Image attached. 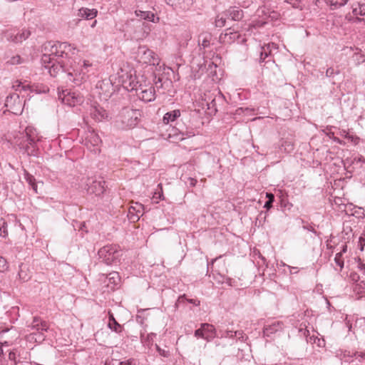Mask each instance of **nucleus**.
Masks as SVG:
<instances>
[{"instance_id":"obj_13","label":"nucleus","mask_w":365,"mask_h":365,"mask_svg":"<svg viewBox=\"0 0 365 365\" xmlns=\"http://www.w3.org/2000/svg\"><path fill=\"white\" fill-rule=\"evenodd\" d=\"M224 15L232 21H240L244 16V12L237 6H230L224 11Z\"/></svg>"},{"instance_id":"obj_60","label":"nucleus","mask_w":365,"mask_h":365,"mask_svg":"<svg viewBox=\"0 0 365 365\" xmlns=\"http://www.w3.org/2000/svg\"><path fill=\"white\" fill-rule=\"evenodd\" d=\"M232 35H233V38H235V37H238L239 36V35L236 32H235V33L230 32V33H226L225 34V38H227V36H232ZM230 38H231L232 36H230Z\"/></svg>"},{"instance_id":"obj_49","label":"nucleus","mask_w":365,"mask_h":365,"mask_svg":"<svg viewBox=\"0 0 365 365\" xmlns=\"http://www.w3.org/2000/svg\"><path fill=\"white\" fill-rule=\"evenodd\" d=\"M177 130H179V133L182 135V138L181 139L185 138L184 135H185L186 137L194 135V133H190V134H188V133L187 131H184L183 129L178 128Z\"/></svg>"},{"instance_id":"obj_40","label":"nucleus","mask_w":365,"mask_h":365,"mask_svg":"<svg viewBox=\"0 0 365 365\" xmlns=\"http://www.w3.org/2000/svg\"><path fill=\"white\" fill-rule=\"evenodd\" d=\"M155 349L158 354L163 357L168 358L170 356V351L168 350L160 348L158 344H155Z\"/></svg>"},{"instance_id":"obj_54","label":"nucleus","mask_w":365,"mask_h":365,"mask_svg":"<svg viewBox=\"0 0 365 365\" xmlns=\"http://www.w3.org/2000/svg\"><path fill=\"white\" fill-rule=\"evenodd\" d=\"M165 2L173 9H176L175 0H165Z\"/></svg>"},{"instance_id":"obj_52","label":"nucleus","mask_w":365,"mask_h":365,"mask_svg":"<svg viewBox=\"0 0 365 365\" xmlns=\"http://www.w3.org/2000/svg\"><path fill=\"white\" fill-rule=\"evenodd\" d=\"M34 335H36L37 337L35 338L36 341L39 340L40 341H43L45 339V336L42 332H38V334H34Z\"/></svg>"},{"instance_id":"obj_9","label":"nucleus","mask_w":365,"mask_h":365,"mask_svg":"<svg viewBox=\"0 0 365 365\" xmlns=\"http://www.w3.org/2000/svg\"><path fill=\"white\" fill-rule=\"evenodd\" d=\"M138 55L140 61L143 63L150 65H158L159 59L156 54L151 50L145 47H140L138 51Z\"/></svg>"},{"instance_id":"obj_57","label":"nucleus","mask_w":365,"mask_h":365,"mask_svg":"<svg viewBox=\"0 0 365 365\" xmlns=\"http://www.w3.org/2000/svg\"><path fill=\"white\" fill-rule=\"evenodd\" d=\"M42 322L38 317H34L33 322L31 323V327H34V324H40V322Z\"/></svg>"},{"instance_id":"obj_35","label":"nucleus","mask_w":365,"mask_h":365,"mask_svg":"<svg viewBox=\"0 0 365 365\" xmlns=\"http://www.w3.org/2000/svg\"><path fill=\"white\" fill-rule=\"evenodd\" d=\"M7 224L5 220L2 217H0V237H5L7 236Z\"/></svg>"},{"instance_id":"obj_6","label":"nucleus","mask_w":365,"mask_h":365,"mask_svg":"<svg viewBox=\"0 0 365 365\" xmlns=\"http://www.w3.org/2000/svg\"><path fill=\"white\" fill-rule=\"evenodd\" d=\"M118 75L119 83L128 91H134L139 85L138 82L135 81L136 76L131 73L125 71L123 68L120 69V73H118Z\"/></svg>"},{"instance_id":"obj_18","label":"nucleus","mask_w":365,"mask_h":365,"mask_svg":"<svg viewBox=\"0 0 365 365\" xmlns=\"http://www.w3.org/2000/svg\"><path fill=\"white\" fill-rule=\"evenodd\" d=\"M344 357L346 358H355V360L358 361L361 365H365V350L364 351H356L351 354L350 351H344Z\"/></svg>"},{"instance_id":"obj_46","label":"nucleus","mask_w":365,"mask_h":365,"mask_svg":"<svg viewBox=\"0 0 365 365\" xmlns=\"http://www.w3.org/2000/svg\"><path fill=\"white\" fill-rule=\"evenodd\" d=\"M234 337H237L238 339L244 341V333L242 331H234Z\"/></svg>"},{"instance_id":"obj_31","label":"nucleus","mask_w":365,"mask_h":365,"mask_svg":"<svg viewBox=\"0 0 365 365\" xmlns=\"http://www.w3.org/2000/svg\"><path fill=\"white\" fill-rule=\"evenodd\" d=\"M227 16L224 15V12L217 16L215 19V26L222 28L226 25V20Z\"/></svg>"},{"instance_id":"obj_36","label":"nucleus","mask_w":365,"mask_h":365,"mask_svg":"<svg viewBox=\"0 0 365 365\" xmlns=\"http://www.w3.org/2000/svg\"><path fill=\"white\" fill-rule=\"evenodd\" d=\"M266 197L267 201L264 203V207L267 210H269L272 207V203L274 201V195L271 192H267Z\"/></svg>"},{"instance_id":"obj_7","label":"nucleus","mask_w":365,"mask_h":365,"mask_svg":"<svg viewBox=\"0 0 365 365\" xmlns=\"http://www.w3.org/2000/svg\"><path fill=\"white\" fill-rule=\"evenodd\" d=\"M134 91L136 96L144 102H151L155 98V91L152 86L139 84Z\"/></svg>"},{"instance_id":"obj_33","label":"nucleus","mask_w":365,"mask_h":365,"mask_svg":"<svg viewBox=\"0 0 365 365\" xmlns=\"http://www.w3.org/2000/svg\"><path fill=\"white\" fill-rule=\"evenodd\" d=\"M109 283L113 284L114 285L118 284L120 280L119 274L116 272H113L107 275Z\"/></svg>"},{"instance_id":"obj_4","label":"nucleus","mask_w":365,"mask_h":365,"mask_svg":"<svg viewBox=\"0 0 365 365\" xmlns=\"http://www.w3.org/2000/svg\"><path fill=\"white\" fill-rule=\"evenodd\" d=\"M84 185H81L86 190L88 194H95L96 196H101L106 191V182L103 180H96L93 178H86L81 180Z\"/></svg>"},{"instance_id":"obj_30","label":"nucleus","mask_w":365,"mask_h":365,"mask_svg":"<svg viewBox=\"0 0 365 365\" xmlns=\"http://www.w3.org/2000/svg\"><path fill=\"white\" fill-rule=\"evenodd\" d=\"M354 289L360 297L365 296V282L364 281L357 282L355 284Z\"/></svg>"},{"instance_id":"obj_42","label":"nucleus","mask_w":365,"mask_h":365,"mask_svg":"<svg viewBox=\"0 0 365 365\" xmlns=\"http://www.w3.org/2000/svg\"><path fill=\"white\" fill-rule=\"evenodd\" d=\"M7 268L8 264L6 259L3 257L0 256V272H3L6 271Z\"/></svg>"},{"instance_id":"obj_17","label":"nucleus","mask_w":365,"mask_h":365,"mask_svg":"<svg viewBox=\"0 0 365 365\" xmlns=\"http://www.w3.org/2000/svg\"><path fill=\"white\" fill-rule=\"evenodd\" d=\"M180 116V110L178 109L173 110L166 113L163 118V122L164 124H170L177 120V119Z\"/></svg>"},{"instance_id":"obj_1","label":"nucleus","mask_w":365,"mask_h":365,"mask_svg":"<svg viewBox=\"0 0 365 365\" xmlns=\"http://www.w3.org/2000/svg\"><path fill=\"white\" fill-rule=\"evenodd\" d=\"M77 51L76 47L67 42L49 41L44 45L41 62L51 76L66 73L70 81L79 84L85 79L91 64L83 61L82 64L76 65L73 56Z\"/></svg>"},{"instance_id":"obj_12","label":"nucleus","mask_w":365,"mask_h":365,"mask_svg":"<svg viewBox=\"0 0 365 365\" xmlns=\"http://www.w3.org/2000/svg\"><path fill=\"white\" fill-rule=\"evenodd\" d=\"M90 115L96 121H103L108 118L107 111L98 105L91 106Z\"/></svg>"},{"instance_id":"obj_34","label":"nucleus","mask_w":365,"mask_h":365,"mask_svg":"<svg viewBox=\"0 0 365 365\" xmlns=\"http://www.w3.org/2000/svg\"><path fill=\"white\" fill-rule=\"evenodd\" d=\"M218 337L221 338H234V331L228 329H220L218 331Z\"/></svg>"},{"instance_id":"obj_10","label":"nucleus","mask_w":365,"mask_h":365,"mask_svg":"<svg viewBox=\"0 0 365 365\" xmlns=\"http://www.w3.org/2000/svg\"><path fill=\"white\" fill-rule=\"evenodd\" d=\"M361 1V0H329V4L331 9H336L349 4L352 11L359 6Z\"/></svg>"},{"instance_id":"obj_44","label":"nucleus","mask_w":365,"mask_h":365,"mask_svg":"<svg viewBox=\"0 0 365 365\" xmlns=\"http://www.w3.org/2000/svg\"><path fill=\"white\" fill-rule=\"evenodd\" d=\"M16 349H14L13 351H11L9 354V359L11 361H13L14 362V364H17L19 361H16Z\"/></svg>"},{"instance_id":"obj_24","label":"nucleus","mask_w":365,"mask_h":365,"mask_svg":"<svg viewBox=\"0 0 365 365\" xmlns=\"http://www.w3.org/2000/svg\"><path fill=\"white\" fill-rule=\"evenodd\" d=\"M18 84L16 85V90H19L20 88L21 90L26 91V90H30L31 91H34L37 93H46V91H48V88H44L43 90L38 89V86L36 85H22L21 82H16ZM14 87H16V86H14Z\"/></svg>"},{"instance_id":"obj_29","label":"nucleus","mask_w":365,"mask_h":365,"mask_svg":"<svg viewBox=\"0 0 365 365\" xmlns=\"http://www.w3.org/2000/svg\"><path fill=\"white\" fill-rule=\"evenodd\" d=\"M153 199L155 200L156 203H158L159 200H164L163 187L161 183L158 185V187L153 194Z\"/></svg>"},{"instance_id":"obj_20","label":"nucleus","mask_w":365,"mask_h":365,"mask_svg":"<svg viewBox=\"0 0 365 365\" xmlns=\"http://www.w3.org/2000/svg\"><path fill=\"white\" fill-rule=\"evenodd\" d=\"M98 14L96 9L81 8L78 10V16L86 19H93Z\"/></svg>"},{"instance_id":"obj_58","label":"nucleus","mask_w":365,"mask_h":365,"mask_svg":"<svg viewBox=\"0 0 365 365\" xmlns=\"http://www.w3.org/2000/svg\"><path fill=\"white\" fill-rule=\"evenodd\" d=\"M332 140H333L334 142H336V143H339V144H340V145H344V144H345V143H344L343 140H340V139H339V138H337V137H333V138H332Z\"/></svg>"},{"instance_id":"obj_19","label":"nucleus","mask_w":365,"mask_h":365,"mask_svg":"<svg viewBox=\"0 0 365 365\" xmlns=\"http://www.w3.org/2000/svg\"><path fill=\"white\" fill-rule=\"evenodd\" d=\"M101 143V140L99 135L95 131H89L86 137V145L88 146L90 144L91 146H98Z\"/></svg>"},{"instance_id":"obj_27","label":"nucleus","mask_w":365,"mask_h":365,"mask_svg":"<svg viewBox=\"0 0 365 365\" xmlns=\"http://www.w3.org/2000/svg\"><path fill=\"white\" fill-rule=\"evenodd\" d=\"M108 327L110 330L120 335L122 334L124 330L123 327L121 324H120L117 321L115 322L108 323Z\"/></svg>"},{"instance_id":"obj_32","label":"nucleus","mask_w":365,"mask_h":365,"mask_svg":"<svg viewBox=\"0 0 365 365\" xmlns=\"http://www.w3.org/2000/svg\"><path fill=\"white\" fill-rule=\"evenodd\" d=\"M192 2V0H175L176 9H187Z\"/></svg>"},{"instance_id":"obj_43","label":"nucleus","mask_w":365,"mask_h":365,"mask_svg":"<svg viewBox=\"0 0 365 365\" xmlns=\"http://www.w3.org/2000/svg\"><path fill=\"white\" fill-rule=\"evenodd\" d=\"M195 336L196 337H200L205 339V333L202 328V324L200 325V328L196 329L195 331Z\"/></svg>"},{"instance_id":"obj_23","label":"nucleus","mask_w":365,"mask_h":365,"mask_svg":"<svg viewBox=\"0 0 365 365\" xmlns=\"http://www.w3.org/2000/svg\"><path fill=\"white\" fill-rule=\"evenodd\" d=\"M136 16L142 19L147 20L150 22H157L159 21L158 17H155V15L152 11H135Z\"/></svg>"},{"instance_id":"obj_63","label":"nucleus","mask_w":365,"mask_h":365,"mask_svg":"<svg viewBox=\"0 0 365 365\" xmlns=\"http://www.w3.org/2000/svg\"><path fill=\"white\" fill-rule=\"evenodd\" d=\"M22 274H23V272H22V271L19 272V277H20L21 279H22L23 280H24V281L27 280V279H26V277H23V276H22Z\"/></svg>"},{"instance_id":"obj_16","label":"nucleus","mask_w":365,"mask_h":365,"mask_svg":"<svg viewBox=\"0 0 365 365\" xmlns=\"http://www.w3.org/2000/svg\"><path fill=\"white\" fill-rule=\"evenodd\" d=\"M202 328L205 333V339L207 341H210L212 339L219 336L215 327L212 324L208 323H202Z\"/></svg>"},{"instance_id":"obj_53","label":"nucleus","mask_w":365,"mask_h":365,"mask_svg":"<svg viewBox=\"0 0 365 365\" xmlns=\"http://www.w3.org/2000/svg\"><path fill=\"white\" fill-rule=\"evenodd\" d=\"M303 229L307 230H309L310 232L316 233V231H315V230H314V228L313 227L312 225H303Z\"/></svg>"},{"instance_id":"obj_22","label":"nucleus","mask_w":365,"mask_h":365,"mask_svg":"<svg viewBox=\"0 0 365 365\" xmlns=\"http://www.w3.org/2000/svg\"><path fill=\"white\" fill-rule=\"evenodd\" d=\"M271 54L272 53H271V51H269V46H265L264 45L262 46L260 48V56H259V62L260 63H263V62H264L265 63H267L271 61L272 63H274V61H272V59Z\"/></svg>"},{"instance_id":"obj_28","label":"nucleus","mask_w":365,"mask_h":365,"mask_svg":"<svg viewBox=\"0 0 365 365\" xmlns=\"http://www.w3.org/2000/svg\"><path fill=\"white\" fill-rule=\"evenodd\" d=\"M24 62H25V60L24 58H22L19 55H16V56H14L9 58L6 61V64L14 66V65L21 64V63H24Z\"/></svg>"},{"instance_id":"obj_56","label":"nucleus","mask_w":365,"mask_h":365,"mask_svg":"<svg viewBox=\"0 0 365 365\" xmlns=\"http://www.w3.org/2000/svg\"><path fill=\"white\" fill-rule=\"evenodd\" d=\"M188 182L190 184V186L192 187H194L196 183H197V180L192 178H188Z\"/></svg>"},{"instance_id":"obj_55","label":"nucleus","mask_w":365,"mask_h":365,"mask_svg":"<svg viewBox=\"0 0 365 365\" xmlns=\"http://www.w3.org/2000/svg\"><path fill=\"white\" fill-rule=\"evenodd\" d=\"M133 359H128L125 361H121L119 363L118 365H133Z\"/></svg>"},{"instance_id":"obj_15","label":"nucleus","mask_w":365,"mask_h":365,"mask_svg":"<svg viewBox=\"0 0 365 365\" xmlns=\"http://www.w3.org/2000/svg\"><path fill=\"white\" fill-rule=\"evenodd\" d=\"M31 35L30 31L23 29L21 32L17 34L10 33L8 35V39L14 43H21L27 39Z\"/></svg>"},{"instance_id":"obj_61","label":"nucleus","mask_w":365,"mask_h":365,"mask_svg":"<svg viewBox=\"0 0 365 365\" xmlns=\"http://www.w3.org/2000/svg\"><path fill=\"white\" fill-rule=\"evenodd\" d=\"M1 346H9L10 344H11V341H4L3 342H0Z\"/></svg>"},{"instance_id":"obj_47","label":"nucleus","mask_w":365,"mask_h":365,"mask_svg":"<svg viewBox=\"0 0 365 365\" xmlns=\"http://www.w3.org/2000/svg\"><path fill=\"white\" fill-rule=\"evenodd\" d=\"M352 14L354 16H357L358 15H359V7L358 8H355L352 11H351ZM364 21L365 20L363 19H360L359 17H356V22H360V21Z\"/></svg>"},{"instance_id":"obj_64","label":"nucleus","mask_w":365,"mask_h":365,"mask_svg":"<svg viewBox=\"0 0 365 365\" xmlns=\"http://www.w3.org/2000/svg\"><path fill=\"white\" fill-rule=\"evenodd\" d=\"M243 110H244V108H238V109L236 110V112H237L238 114H240V113H241V112H242Z\"/></svg>"},{"instance_id":"obj_38","label":"nucleus","mask_w":365,"mask_h":365,"mask_svg":"<svg viewBox=\"0 0 365 365\" xmlns=\"http://www.w3.org/2000/svg\"><path fill=\"white\" fill-rule=\"evenodd\" d=\"M335 263L340 267L341 269L344 267V259L342 258V253L339 252L336 253L334 257Z\"/></svg>"},{"instance_id":"obj_50","label":"nucleus","mask_w":365,"mask_h":365,"mask_svg":"<svg viewBox=\"0 0 365 365\" xmlns=\"http://www.w3.org/2000/svg\"><path fill=\"white\" fill-rule=\"evenodd\" d=\"M265 46H269V51L272 52V50H277L278 46L274 43H269L267 44H264Z\"/></svg>"},{"instance_id":"obj_48","label":"nucleus","mask_w":365,"mask_h":365,"mask_svg":"<svg viewBox=\"0 0 365 365\" xmlns=\"http://www.w3.org/2000/svg\"><path fill=\"white\" fill-rule=\"evenodd\" d=\"M345 138L354 142L355 144H357L359 138L358 137H354L353 135H350L348 133L345 135Z\"/></svg>"},{"instance_id":"obj_5","label":"nucleus","mask_w":365,"mask_h":365,"mask_svg":"<svg viewBox=\"0 0 365 365\" xmlns=\"http://www.w3.org/2000/svg\"><path fill=\"white\" fill-rule=\"evenodd\" d=\"M98 255L102 261L109 265L114 262L119 257V250L115 245H106L101 248Z\"/></svg>"},{"instance_id":"obj_14","label":"nucleus","mask_w":365,"mask_h":365,"mask_svg":"<svg viewBox=\"0 0 365 365\" xmlns=\"http://www.w3.org/2000/svg\"><path fill=\"white\" fill-rule=\"evenodd\" d=\"M283 324L282 322L276 321L270 324L265 325L263 329V334L264 336H270L272 334L282 330Z\"/></svg>"},{"instance_id":"obj_11","label":"nucleus","mask_w":365,"mask_h":365,"mask_svg":"<svg viewBox=\"0 0 365 365\" xmlns=\"http://www.w3.org/2000/svg\"><path fill=\"white\" fill-rule=\"evenodd\" d=\"M144 207L140 203H135V205L130 206L128 210V217L132 222L138 221L143 214Z\"/></svg>"},{"instance_id":"obj_39","label":"nucleus","mask_w":365,"mask_h":365,"mask_svg":"<svg viewBox=\"0 0 365 365\" xmlns=\"http://www.w3.org/2000/svg\"><path fill=\"white\" fill-rule=\"evenodd\" d=\"M354 58L357 65L365 61V56L359 52L355 53L354 55Z\"/></svg>"},{"instance_id":"obj_62","label":"nucleus","mask_w":365,"mask_h":365,"mask_svg":"<svg viewBox=\"0 0 365 365\" xmlns=\"http://www.w3.org/2000/svg\"><path fill=\"white\" fill-rule=\"evenodd\" d=\"M226 283L228 284L230 286H232V279L231 278H227L226 279Z\"/></svg>"},{"instance_id":"obj_45","label":"nucleus","mask_w":365,"mask_h":365,"mask_svg":"<svg viewBox=\"0 0 365 365\" xmlns=\"http://www.w3.org/2000/svg\"><path fill=\"white\" fill-rule=\"evenodd\" d=\"M359 12L360 16H365V0H361L359 6Z\"/></svg>"},{"instance_id":"obj_21","label":"nucleus","mask_w":365,"mask_h":365,"mask_svg":"<svg viewBox=\"0 0 365 365\" xmlns=\"http://www.w3.org/2000/svg\"><path fill=\"white\" fill-rule=\"evenodd\" d=\"M212 35L210 33L201 34L198 37V44L200 49H206L210 46Z\"/></svg>"},{"instance_id":"obj_41","label":"nucleus","mask_w":365,"mask_h":365,"mask_svg":"<svg viewBox=\"0 0 365 365\" xmlns=\"http://www.w3.org/2000/svg\"><path fill=\"white\" fill-rule=\"evenodd\" d=\"M184 299H186L189 303H191V304H194L195 306L200 305V301L199 300H197L196 299H187L185 298V295L180 297L179 299H178V302H182Z\"/></svg>"},{"instance_id":"obj_3","label":"nucleus","mask_w":365,"mask_h":365,"mask_svg":"<svg viewBox=\"0 0 365 365\" xmlns=\"http://www.w3.org/2000/svg\"><path fill=\"white\" fill-rule=\"evenodd\" d=\"M15 143L17 144L20 148L28 150L29 146L34 147L36 142L39 140V138L34 128L26 127L24 133L15 137Z\"/></svg>"},{"instance_id":"obj_2","label":"nucleus","mask_w":365,"mask_h":365,"mask_svg":"<svg viewBox=\"0 0 365 365\" xmlns=\"http://www.w3.org/2000/svg\"><path fill=\"white\" fill-rule=\"evenodd\" d=\"M141 116L140 110L123 108L116 118L115 126L122 130L133 128L138 124Z\"/></svg>"},{"instance_id":"obj_51","label":"nucleus","mask_w":365,"mask_h":365,"mask_svg":"<svg viewBox=\"0 0 365 365\" xmlns=\"http://www.w3.org/2000/svg\"><path fill=\"white\" fill-rule=\"evenodd\" d=\"M335 73L334 69L333 68H328L326 71V76L327 77H332Z\"/></svg>"},{"instance_id":"obj_26","label":"nucleus","mask_w":365,"mask_h":365,"mask_svg":"<svg viewBox=\"0 0 365 365\" xmlns=\"http://www.w3.org/2000/svg\"><path fill=\"white\" fill-rule=\"evenodd\" d=\"M16 101H18V104H20V100H19V96L18 94L16 93H14L9 96H7L6 97V102H5V105L6 107H9L10 109H12V112L14 113H17V110H15L14 108H12V102L14 101V103L16 102Z\"/></svg>"},{"instance_id":"obj_59","label":"nucleus","mask_w":365,"mask_h":365,"mask_svg":"<svg viewBox=\"0 0 365 365\" xmlns=\"http://www.w3.org/2000/svg\"><path fill=\"white\" fill-rule=\"evenodd\" d=\"M115 322H116V319H115L113 314L109 312L108 323H112Z\"/></svg>"},{"instance_id":"obj_37","label":"nucleus","mask_w":365,"mask_h":365,"mask_svg":"<svg viewBox=\"0 0 365 365\" xmlns=\"http://www.w3.org/2000/svg\"><path fill=\"white\" fill-rule=\"evenodd\" d=\"M33 329H36L38 332L46 331L48 329L46 322H41L40 324H34Z\"/></svg>"},{"instance_id":"obj_8","label":"nucleus","mask_w":365,"mask_h":365,"mask_svg":"<svg viewBox=\"0 0 365 365\" xmlns=\"http://www.w3.org/2000/svg\"><path fill=\"white\" fill-rule=\"evenodd\" d=\"M63 96H59V98L62 100L64 104H66L71 107L81 105L84 101L83 96L79 93L76 91H67L66 93L63 92Z\"/></svg>"},{"instance_id":"obj_25","label":"nucleus","mask_w":365,"mask_h":365,"mask_svg":"<svg viewBox=\"0 0 365 365\" xmlns=\"http://www.w3.org/2000/svg\"><path fill=\"white\" fill-rule=\"evenodd\" d=\"M24 178L28 184L31 186L35 193H38V186L35 178L28 171L24 170Z\"/></svg>"}]
</instances>
